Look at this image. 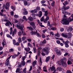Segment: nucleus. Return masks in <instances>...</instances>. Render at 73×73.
<instances>
[{"label":"nucleus","mask_w":73,"mask_h":73,"mask_svg":"<svg viewBox=\"0 0 73 73\" xmlns=\"http://www.w3.org/2000/svg\"><path fill=\"white\" fill-rule=\"evenodd\" d=\"M66 61V58H64L58 62V64L59 65H62L64 68H66L67 66V64L65 62Z\"/></svg>","instance_id":"f257e3e1"},{"label":"nucleus","mask_w":73,"mask_h":73,"mask_svg":"<svg viewBox=\"0 0 73 73\" xmlns=\"http://www.w3.org/2000/svg\"><path fill=\"white\" fill-rule=\"evenodd\" d=\"M73 21V18L71 19L70 17H69L67 20V19H64L60 21V23L63 25H68L69 24L70 22Z\"/></svg>","instance_id":"f03ea898"},{"label":"nucleus","mask_w":73,"mask_h":73,"mask_svg":"<svg viewBox=\"0 0 73 73\" xmlns=\"http://www.w3.org/2000/svg\"><path fill=\"white\" fill-rule=\"evenodd\" d=\"M20 25H19L18 24H17V28L21 30V32L22 34H23V35H26V33H24V32L23 31H24L23 28L24 27V25H21V26Z\"/></svg>","instance_id":"7ed1b4c3"},{"label":"nucleus","mask_w":73,"mask_h":73,"mask_svg":"<svg viewBox=\"0 0 73 73\" xmlns=\"http://www.w3.org/2000/svg\"><path fill=\"white\" fill-rule=\"evenodd\" d=\"M62 36L64 37L67 38H70L72 36V34L71 33H69L68 34H66V35L65 34L62 33Z\"/></svg>","instance_id":"20e7f679"},{"label":"nucleus","mask_w":73,"mask_h":73,"mask_svg":"<svg viewBox=\"0 0 73 73\" xmlns=\"http://www.w3.org/2000/svg\"><path fill=\"white\" fill-rule=\"evenodd\" d=\"M31 35H36V36H37L38 37H41V36L40 34L38 33H37V31L36 30V31H32L31 32Z\"/></svg>","instance_id":"39448f33"},{"label":"nucleus","mask_w":73,"mask_h":73,"mask_svg":"<svg viewBox=\"0 0 73 73\" xmlns=\"http://www.w3.org/2000/svg\"><path fill=\"white\" fill-rule=\"evenodd\" d=\"M43 50L45 52V53H46V55H48V54L49 53V51L48 50V47H46L45 48H43Z\"/></svg>","instance_id":"423d86ee"},{"label":"nucleus","mask_w":73,"mask_h":73,"mask_svg":"<svg viewBox=\"0 0 73 73\" xmlns=\"http://www.w3.org/2000/svg\"><path fill=\"white\" fill-rule=\"evenodd\" d=\"M62 42L65 44V46L66 48H68L69 46L68 45V43H69V41L66 40V41H62Z\"/></svg>","instance_id":"0eeeda50"},{"label":"nucleus","mask_w":73,"mask_h":73,"mask_svg":"<svg viewBox=\"0 0 73 73\" xmlns=\"http://www.w3.org/2000/svg\"><path fill=\"white\" fill-rule=\"evenodd\" d=\"M63 7L62 8V9H64L65 11V10H67V9H69V8H70V7L69 6H68L66 7V6L65 4H64V3H63Z\"/></svg>","instance_id":"6e6552de"},{"label":"nucleus","mask_w":73,"mask_h":73,"mask_svg":"<svg viewBox=\"0 0 73 73\" xmlns=\"http://www.w3.org/2000/svg\"><path fill=\"white\" fill-rule=\"evenodd\" d=\"M30 25H31V26L32 27L33 29H35L36 28V26H35V23L32 22L30 23Z\"/></svg>","instance_id":"1a4fd4ad"},{"label":"nucleus","mask_w":73,"mask_h":73,"mask_svg":"<svg viewBox=\"0 0 73 73\" xmlns=\"http://www.w3.org/2000/svg\"><path fill=\"white\" fill-rule=\"evenodd\" d=\"M49 20V16H48L47 17H46L45 20L43 21V22H44V23H46L48 20Z\"/></svg>","instance_id":"9d476101"},{"label":"nucleus","mask_w":73,"mask_h":73,"mask_svg":"<svg viewBox=\"0 0 73 73\" xmlns=\"http://www.w3.org/2000/svg\"><path fill=\"white\" fill-rule=\"evenodd\" d=\"M24 11L23 13V14L24 15H27L28 13V11H26V9H24Z\"/></svg>","instance_id":"9b49d317"},{"label":"nucleus","mask_w":73,"mask_h":73,"mask_svg":"<svg viewBox=\"0 0 73 73\" xmlns=\"http://www.w3.org/2000/svg\"><path fill=\"white\" fill-rule=\"evenodd\" d=\"M2 45H3V47L4 46V45H7V43L5 39L3 40V42L2 43Z\"/></svg>","instance_id":"f8f14e48"},{"label":"nucleus","mask_w":73,"mask_h":73,"mask_svg":"<svg viewBox=\"0 0 73 73\" xmlns=\"http://www.w3.org/2000/svg\"><path fill=\"white\" fill-rule=\"evenodd\" d=\"M56 54H57L58 56H61L62 54V53L61 52V51L59 50L57 52H56Z\"/></svg>","instance_id":"ddd939ff"},{"label":"nucleus","mask_w":73,"mask_h":73,"mask_svg":"<svg viewBox=\"0 0 73 73\" xmlns=\"http://www.w3.org/2000/svg\"><path fill=\"white\" fill-rule=\"evenodd\" d=\"M5 64L7 66H8V65H9V60H8L5 63Z\"/></svg>","instance_id":"4468645a"},{"label":"nucleus","mask_w":73,"mask_h":73,"mask_svg":"<svg viewBox=\"0 0 73 73\" xmlns=\"http://www.w3.org/2000/svg\"><path fill=\"white\" fill-rule=\"evenodd\" d=\"M31 13H36L37 12V10L36 9H35L34 10H31Z\"/></svg>","instance_id":"2eb2a0df"},{"label":"nucleus","mask_w":73,"mask_h":73,"mask_svg":"<svg viewBox=\"0 0 73 73\" xmlns=\"http://www.w3.org/2000/svg\"><path fill=\"white\" fill-rule=\"evenodd\" d=\"M50 69L51 70H52V71H53L54 70H56V68L54 67L53 66H52V67H50Z\"/></svg>","instance_id":"dca6fc26"},{"label":"nucleus","mask_w":73,"mask_h":73,"mask_svg":"<svg viewBox=\"0 0 73 73\" xmlns=\"http://www.w3.org/2000/svg\"><path fill=\"white\" fill-rule=\"evenodd\" d=\"M12 57V58H13L14 59V58H16V57H17V56H19V55H11Z\"/></svg>","instance_id":"f3484780"},{"label":"nucleus","mask_w":73,"mask_h":73,"mask_svg":"<svg viewBox=\"0 0 73 73\" xmlns=\"http://www.w3.org/2000/svg\"><path fill=\"white\" fill-rule=\"evenodd\" d=\"M9 22H10V21H7L5 24V25L6 26H7V27L9 26V23H10Z\"/></svg>","instance_id":"a211bd4d"},{"label":"nucleus","mask_w":73,"mask_h":73,"mask_svg":"<svg viewBox=\"0 0 73 73\" xmlns=\"http://www.w3.org/2000/svg\"><path fill=\"white\" fill-rule=\"evenodd\" d=\"M25 50L27 52H28L29 51H30L31 49L29 47H28L27 48H25Z\"/></svg>","instance_id":"6ab92c4d"},{"label":"nucleus","mask_w":73,"mask_h":73,"mask_svg":"<svg viewBox=\"0 0 73 73\" xmlns=\"http://www.w3.org/2000/svg\"><path fill=\"white\" fill-rule=\"evenodd\" d=\"M44 12L45 13L44 16H46V17H48V10L46 11H44Z\"/></svg>","instance_id":"aec40b11"},{"label":"nucleus","mask_w":73,"mask_h":73,"mask_svg":"<svg viewBox=\"0 0 73 73\" xmlns=\"http://www.w3.org/2000/svg\"><path fill=\"white\" fill-rule=\"evenodd\" d=\"M54 36L55 37H60V35L59 34V33H58L56 34H55Z\"/></svg>","instance_id":"412c9836"},{"label":"nucleus","mask_w":73,"mask_h":73,"mask_svg":"<svg viewBox=\"0 0 73 73\" xmlns=\"http://www.w3.org/2000/svg\"><path fill=\"white\" fill-rule=\"evenodd\" d=\"M27 29H29L30 31H33V28L32 27H27Z\"/></svg>","instance_id":"4be33fe9"},{"label":"nucleus","mask_w":73,"mask_h":73,"mask_svg":"<svg viewBox=\"0 0 73 73\" xmlns=\"http://www.w3.org/2000/svg\"><path fill=\"white\" fill-rule=\"evenodd\" d=\"M6 36L7 37H8V38H10L11 39H12V37L9 34H7L6 35Z\"/></svg>","instance_id":"5701e85b"},{"label":"nucleus","mask_w":73,"mask_h":73,"mask_svg":"<svg viewBox=\"0 0 73 73\" xmlns=\"http://www.w3.org/2000/svg\"><path fill=\"white\" fill-rule=\"evenodd\" d=\"M50 29L52 31H56V30L57 29L56 28V27H52Z\"/></svg>","instance_id":"b1692460"},{"label":"nucleus","mask_w":73,"mask_h":73,"mask_svg":"<svg viewBox=\"0 0 73 73\" xmlns=\"http://www.w3.org/2000/svg\"><path fill=\"white\" fill-rule=\"evenodd\" d=\"M59 70V71H61L62 70V68L60 67H58L56 68V70Z\"/></svg>","instance_id":"393cba45"},{"label":"nucleus","mask_w":73,"mask_h":73,"mask_svg":"<svg viewBox=\"0 0 73 73\" xmlns=\"http://www.w3.org/2000/svg\"><path fill=\"white\" fill-rule=\"evenodd\" d=\"M24 5L25 6L27 5H28V1H24L23 2Z\"/></svg>","instance_id":"a878e982"},{"label":"nucleus","mask_w":73,"mask_h":73,"mask_svg":"<svg viewBox=\"0 0 73 73\" xmlns=\"http://www.w3.org/2000/svg\"><path fill=\"white\" fill-rule=\"evenodd\" d=\"M13 29L12 28V27L10 28V34L11 35L12 34V32H13Z\"/></svg>","instance_id":"bb28decb"},{"label":"nucleus","mask_w":73,"mask_h":73,"mask_svg":"<svg viewBox=\"0 0 73 73\" xmlns=\"http://www.w3.org/2000/svg\"><path fill=\"white\" fill-rule=\"evenodd\" d=\"M49 56H48V57H47L46 59V62H48V61H49Z\"/></svg>","instance_id":"cd10ccee"},{"label":"nucleus","mask_w":73,"mask_h":73,"mask_svg":"<svg viewBox=\"0 0 73 73\" xmlns=\"http://www.w3.org/2000/svg\"><path fill=\"white\" fill-rule=\"evenodd\" d=\"M47 25L48 27H49L50 26V27H52L51 25H50V21H48L47 22Z\"/></svg>","instance_id":"c85d7f7f"},{"label":"nucleus","mask_w":73,"mask_h":73,"mask_svg":"<svg viewBox=\"0 0 73 73\" xmlns=\"http://www.w3.org/2000/svg\"><path fill=\"white\" fill-rule=\"evenodd\" d=\"M32 62V61H31V60H28L27 61L26 63H28V64H30Z\"/></svg>","instance_id":"c756f323"},{"label":"nucleus","mask_w":73,"mask_h":73,"mask_svg":"<svg viewBox=\"0 0 73 73\" xmlns=\"http://www.w3.org/2000/svg\"><path fill=\"white\" fill-rule=\"evenodd\" d=\"M54 4H55V2L53 1L52 3H51V5L52 7H54Z\"/></svg>","instance_id":"7c9ffc66"},{"label":"nucleus","mask_w":73,"mask_h":73,"mask_svg":"<svg viewBox=\"0 0 73 73\" xmlns=\"http://www.w3.org/2000/svg\"><path fill=\"white\" fill-rule=\"evenodd\" d=\"M67 64L68 65H71V64H72V62H71L70 61L68 60L67 62Z\"/></svg>","instance_id":"2f4dec72"},{"label":"nucleus","mask_w":73,"mask_h":73,"mask_svg":"<svg viewBox=\"0 0 73 73\" xmlns=\"http://www.w3.org/2000/svg\"><path fill=\"white\" fill-rule=\"evenodd\" d=\"M29 20L30 21H33V19L32 17H29L28 18Z\"/></svg>","instance_id":"473e14b6"},{"label":"nucleus","mask_w":73,"mask_h":73,"mask_svg":"<svg viewBox=\"0 0 73 73\" xmlns=\"http://www.w3.org/2000/svg\"><path fill=\"white\" fill-rule=\"evenodd\" d=\"M44 17L43 16L40 19V22H42V21H44Z\"/></svg>","instance_id":"72a5a7b5"},{"label":"nucleus","mask_w":73,"mask_h":73,"mask_svg":"<svg viewBox=\"0 0 73 73\" xmlns=\"http://www.w3.org/2000/svg\"><path fill=\"white\" fill-rule=\"evenodd\" d=\"M22 65H25V62L24 61H22Z\"/></svg>","instance_id":"f704fd0d"},{"label":"nucleus","mask_w":73,"mask_h":73,"mask_svg":"<svg viewBox=\"0 0 73 73\" xmlns=\"http://www.w3.org/2000/svg\"><path fill=\"white\" fill-rule=\"evenodd\" d=\"M14 51V50L13 48H11L9 49V52H12Z\"/></svg>","instance_id":"c9c22d12"},{"label":"nucleus","mask_w":73,"mask_h":73,"mask_svg":"<svg viewBox=\"0 0 73 73\" xmlns=\"http://www.w3.org/2000/svg\"><path fill=\"white\" fill-rule=\"evenodd\" d=\"M42 38H45L46 36H45V35H44V34H42Z\"/></svg>","instance_id":"e433bc0d"},{"label":"nucleus","mask_w":73,"mask_h":73,"mask_svg":"<svg viewBox=\"0 0 73 73\" xmlns=\"http://www.w3.org/2000/svg\"><path fill=\"white\" fill-rule=\"evenodd\" d=\"M13 44H14V45H15L16 44V40L15 39H13Z\"/></svg>","instance_id":"4c0bfd02"},{"label":"nucleus","mask_w":73,"mask_h":73,"mask_svg":"<svg viewBox=\"0 0 73 73\" xmlns=\"http://www.w3.org/2000/svg\"><path fill=\"white\" fill-rule=\"evenodd\" d=\"M11 8L12 9H13V11H15V9H15V8L13 7V6H11Z\"/></svg>","instance_id":"58836bf2"},{"label":"nucleus","mask_w":73,"mask_h":73,"mask_svg":"<svg viewBox=\"0 0 73 73\" xmlns=\"http://www.w3.org/2000/svg\"><path fill=\"white\" fill-rule=\"evenodd\" d=\"M42 44H46V39H44L42 42Z\"/></svg>","instance_id":"ea45409f"},{"label":"nucleus","mask_w":73,"mask_h":73,"mask_svg":"<svg viewBox=\"0 0 73 73\" xmlns=\"http://www.w3.org/2000/svg\"><path fill=\"white\" fill-rule=\"evenodd\" d=\"M6 6L8 7H9V2H8L6 3Z\"/></svg>","instance_id":"a19ab883"},{"label":"nucleus","mask_w":73,"mask_h":73,"mask_svg":"<svg viewBox=\"0 0 73 73\" xmlns=\"http://www.w3.org/2000/svg\"><path fill=\"white\" fill-rule=\"evenodd\" d=\"M45 2H46V1H45V0H43L40 3H41V4H44V3H45Z\"/></svg>","instance_id":"79ce46f5"},{"label":"nucleus","mask_w":73,"mask_h":73,"mask_svg":"<svg viewBox=\"0 0 73 73\" xmlns=\"http://www.w3.org/2000/svg\"><path fill=\"white\" fill-rule=\"evenodd\" d=\"M19 17V16L18 15H14V17H15V18H18Z\"/></svg>","instance_id":"37998d69"},{"label":"nucleus","mask_w":73,"mask_h":73,"mask_svg":"<svg viewBox=\"0 0 73 73\" xmlns=\"http://www.w3.org/2000/svg\"><path fill=\"white\" fill-rule=\"evenodd\" d=\"M56 43L58 44H60V43H61V42L59 40H58L56 41Z\"/></svg>","instance_id":"c03bdc74"},{"label":"nucleus","mask_w":73,"mask_h":73,"mask_svg":"<svg viewBox=\"0 0 73 73\" xmlns=\"http://www.w3.org/2000/svg\"><path fill=\"white\" fill-rule=\"evenodd\" d=\"M36 9L38 10V11H40V7H36Z\"/></svg>","instance_id":"a18cd8bd"},{"label":"nucleus","mask_w":73,"mask_h":73,"mask_svg":"<svg viewBox=\"0 0 73 73\" xmlns=\"http://www.w3.org/2000/svg\"><path fill=\"white\" fill-rule=\"evenodd\" d=\"M59 50H58V49H57V48H55L54 49V51L55 52H57Z\"/></svg>","instance_id":"49530a36"},{"label":"nucleus","mask_w":73,"mask_h":73,"mask_svg":"<svg viewBox=\"0 0 73 73\" xmlns=\"http://www.w3.org/2000/svg\"><path fill=\"white\" fill-rule=\"evenodd\" d=\"M23 19H24L26 21H27V19L26 18V17L25 16H23Z\"/></svg>","instance_id":"de8ad7c7"},{"label":"nucleus","mask_w":73,"mask_h":73,"mask_svg":"<svg viewBox=\"0 0 73 73\" xmlns=\"http://www.w3.org/2000/svg\"><path fill=\"white\" fill-rule=\"evenodd\" d=\"M41 10L42 11V12H44L45 11V9H44V8H41Z\"/></svg>","instance_id":"09e8293b"},{"label":"nucleus","mask_w":73,"mask_h":73,"mask_svg":"<svg viewBox=\"0 0 73 73\" xmlns=\"http://www.w3.org/2000/svg\"><path fill=\"white\" fill-rule=\"evenodd\" d=\"M68 30L69 31H73V28L72 27H70Z\"/></svg>","instance_id":"8fccbe9b"},{"label":"nucleus","mask_w":73,"mask_h":73,"mask_svg":"<svg viewBox=\"0 0 73 73\" xmlns=\"http://www.w3.org/2000/svg\"><path fill=\"white\" fill-rule=\"evenodd\" d=\"M19 70H20L19 68H17V70L16 71V73H17L18 72H19Z\"/></svg>","instance_id":"3c124183"},{"label":"nucleus","mask_w":73,"mask_h":73,"mask_svg":"<svg viewBox=\"0 0 73 73\" xmlns=\"http://www.w3.org/2000/svg\"><path fill=\"white\" fill-rule=\"evenodd\" d=\"M46 31H47V30L46 29H44L43 30V33H45L46 32Z\"/></svg>","instance_id":"603ef678"},{"label":"nucleus","mask_w":73,"mask_h":73,"mask_svg":"<svg viewBox=\"0 0 73 73\" xmlns=\"http://www.w3.org/2000/svg\"><path fill=\"white\" fill-rule=\"evenodd\" d=\"M33 49L34 52V53H36V48L35 47L33 48Z\"/></svg>","instance_id":"864d4df0"},{"label":"nucleus","mask_w":73,"mask_h":73,"mask_svg":"<svg viewBox=\"0 0 73 73\" xmlns=\"http://www.w3.org/2000/svg\"><path fill=\"white\" fill-rule=\"evenodd\" d=\"M18 42H19L20 43L21 42V38L20 37H19L18 38Z\"/></svg>","instance_id":"5fc2aeb1"},{"label":"nucleus","mask_w":73,"mask_h":73,"mask_svg":"<svg viewBox=\"0 0 73 73\" xmlns=\"http://www.w3.org/2000/svg\"><path fill=\"white\" fill-rule=\"evenodd\" d=\"M4 15V14H3V13H1V12H0V16H3Z\"/></svg>","instance_id":"6e6d98bb"},{"label":"nucleus","mask_w":73,"mask_h":73,"mask_svg":"<svg viewBox=\"0 0 73 73\" xmlns=\"http://www.w3.org/2000/svg\"><path fill=\"white\" fill-rule=\"evenodd\" d=\"M36 63L37 61H36V60H35L34 62H33V65H36Z\"/></svg>","instance_id":"4d7b16f0"},{"label":"nucleus","mask_w":73,"mask_h":73,"mask_svg":"<svg viewBox=\"0 0 73 73\" xmlns=\"http://www.w3.org/2000/svg\"><path fill=\"white\" fill-rule=\"evenodd\" d=\"M32 15L33 16V17H36V14L35 13L32 14Z\"/></svg>","instance_id":"13d9d810"},{"label":"nucleus","mask_w":73,"mask_h":73,"mask_svg":"<svg viewBox=\"0 0 73 73\" xmlns=\"http://www.w3.org/2000/svg\"><path fill=\"white\" fill-rule=\"evenodd\" d=\"M64 31V28H62L60 29V31L61 32H63Z\"/></svg>","instance_id":"bf43d9fd"},{"label":"nucleus","mask_w":73,"mask_h":73,"mask_svg":"<svg viewBox=\"0 0 73 73\" xmlns=\"http://www.w3.org/2000/svg\"><path fill=\"white\" fill-rule=\"evenodd\" d=\"M41 54L43 56H45L46 55V54H45V53H44L43 52L41 53Z\"/></svg>","instance_id":"052dcab7"},{"label":"nucleus","mask_w":73,"mask_h":73,"mask_svg":"<svg viewBox=\"0 0 73 73\" xmlns=\"http://www.w3.org/2000/svg\"><path fill=\"white\" fill-rule=\"evenodd\" d=\"M27 41H28L29 42H31V41H32V40H31V38H28L27 39Z\"/></svg>","instance_id":"680f3d73"},{"label":"nucleus","mask_w":73,"mask_h":73,"mask_svg":"<svg viewBox=\"0 0 73 73\" xmlns=\"http://www.w3.org/2000/svg\"><path fill=\"white\" fill-rule=\"evenodd\" d=\"M66 73H72L71 72L70 70H67L66 72Z\"/></svg>","instance_id":"e2e57ef3"},{"label":"nucleus","mask_w":73,"mask_h":73,"mask_svg":"<svg viewBox=\"0 0 73 73\" xmlns=\"http://www.w3.org/2000/svg\"><path fill=\"white\" fill-rule=\"evenodd\" d=\"M25 56H24L23 57H22V60H23V61H24L25 60Z\"/></svg>","instance_id":"0e129e2a"},{"label":"nucleus","mask_w":73,"mask_h":73,"mask_svg":"<svg viewBox=\"0 0 73 73\" xmlns=\"http://www.w3.org/2000/svg\"><path fill=\"white\" fill-rule=\"evenodd\" d=\"M25 37L24 36L22 37V41H24L25 40Z\"/></svg>","instance_id":"69168bd1"},{"label":"nucleus","mask_w":73,"mask_h":73,"mask_svg":"<svg viewBox=\"0 0 73 73\" xmlns=\"http://www.w3.org/2000/svg\"><path fill=\"white\" fill-rule=\"evenodd\" d=\"M4 73H7L8 72V70H6L4 71Z\"/></svg>","instance_id":"338daca9"},{"label":"nucleus","mask_w":73,"mask_h":73,"mask_svg":"<svg viewBox=\"0 0 73 73\" xmlns=\"http://www.w3.org/2000/svg\"><path fill=\"white\" fill-rule=\"evenodd\" d=\"M19 45V42H17L16 43H15V45Z\"/></svg>","instance_id":"774afa93"}]
</instances>
